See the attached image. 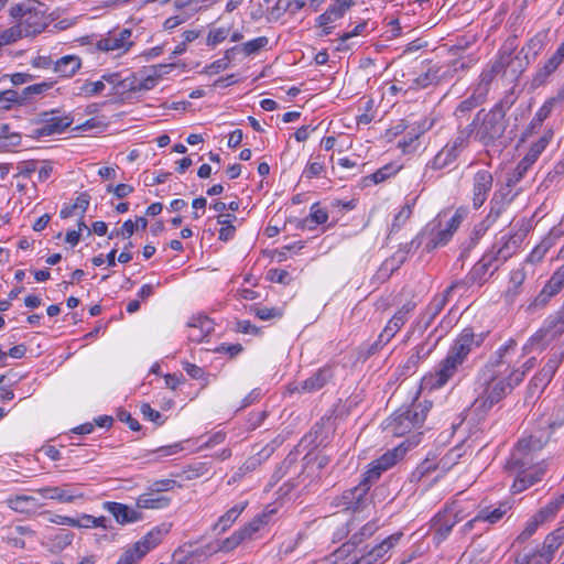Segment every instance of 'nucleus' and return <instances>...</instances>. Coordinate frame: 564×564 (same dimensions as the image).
Here are the masks:
<instances>
[{"label":"nucleus","mask_w":564,"mask_h":564,"mask_svg":"<svg viewBox=\"0 0 564 564\" xmlns=\"http://www.w3.org/2000/svg\"><path fill=\"white\" fill-rule=\"evenodd\" d=\"M486 333H475L473 328H465L455 338L446 356L437 364L433 371L422 379V386L429 390H437L446 386L459 372L469 354L480 347Z\"/></svg>","instance_id":"1"},{"label":"nucleus","mask_w":564,"mask_h":564,"mask_svg":"<svg viewBox=\"0 0 564 564\" xmlns=\"http://www.w3.org/2000/svg\"><path fill=\"white\" fill-rule=\"evenodd\" d=\"M543 446L544 442L532 435L521 438L517 443V446L505 464V469L516 475L512 485L513 492L525 490L540 481L544 476L546 466L543 460H538L539 453Z\"/></svg>","instance_id":"2"},{"label":"nucleus","mask_w":564,"mask_h":564,"mask_svg":"<svg viewBox=\"0 0 564 564\" xmlns=\"http://www.w3.org/2000/svg\"><path fill=\"white\" fill-rule=\"evenodd\" d=\"M523 379L524 371L521 369L498 370L492 365H484L478 373L481 390L473 403L474 409L486 413L509 395Z\"/></svg>","instance_id":"3"},{"label":"nucleus","mask_w":564,"mask_h":564,"mask_svg":"<svg viewBox=\"0 0 564 564\" xmlns=\"http://www.w3.org/2000/svg\"><path fill=\"white\" fill-rule=\"evenodd\" d=\"M516 101L513 91L506 94L489 110L481 109L470 122L475 140L485 147L494 145L501 139L508 127L507 111Z\"/></svg>","instance_id":"4"},{"label":"nucleus","mask_w":564,"mask_h":564,"mask_svg":"<svg viewBox=\"0 0 564 564\" xmlns=\"http://www.w3.org/2000/svg\"><path fill=\"white\" fill-rule=\"evenodd\" d=\"M272 513L273 510H265L257 514L238 530L234 531L228 538L197 547L187 555L185 563L197 564L202 560H205L217 552L229 553L243 542L253 540L260 529L268 523Z\"/></svg>","instance_id":"5"},{"label":"nucleus","mask_w":564,"mask_h":564,"mask_svg":"<svg viewBox=\"0 0 564 564\" xmlns=\"http://www.w3.org/2000/svg\"><path fill=\"white\" fill-rule=\"evenodd\" d=\"M432 404L429 401L413 403L406 408H400L389 419L387 429L394 436H404L420 430L426 419Z\"/></svg>","instance_id":"6"},{"label":"nucleus","mask_w":564,"mask_h":564,"mask_svg":"<svg viewBox=\"0 0 564 564\" xmlns=\"http://www.w3.org/2000/svg\"><path fill=\"white\" fill-rule=\"evenodd\" d=\"M468 289V283L465 280H456L448 285L443 293L436 294L427 304L425 310L419 315L416 319V328L419 330H426L434 322L435 317L443 311L449 302L452 295L456 291L465 292Z\"/></svg>","instance_id":"7"},{"label":"nucleus","mask_w":564,"mask_h":564,"mask_svg":"<svg viewBox=\"0 0 564 564\" xmlns=\"http://www.w3.org/2000/svg\"><path fill=\"white\" fill-rule=\"evenodd\" d=\"M422 433L413 434L411 438L405 440L398 447L388 451L381 457L372 462L371 467L366 471L368 479L378 480L382 471L394 466L405 454V452L420 443Z\"/></svg>","instance_id":"8"},{"label":"nucleus","mask_w":564,"mask_h":564,"mask_svg":"<svg viewBox=\"0 0 564 564\" xmlns=\"http://www.w3.org/2000/svg\"><path fill=\"white\" fill-rule=\"evenodd\" d=\"M10 15L18 21L25 36L40 34L46 28V18L41 10L15 4L10 9Z\"/></svg>","instance_id":"9"},{"label":"nucleus","mask_w":564,"mask_h":564,"mask_svg":"<svg viewBox=\"0 0 564 564\" xmlns=\"http://www.w3.org/2000/svg\"><path fill=\"white\" fill-rule=\"evenodd\" d=\"M553 132L546 130L543 134L531 144L527 154L519 161L512 174L507 180V186H514L527 173V171L535 163L541 153L545 150L552 139Z\"/></svg>","instance_id":"10"},{"label":"nucleus","mask_w":564,"mask_h":564,"mask_svg":"<svg viewBox=\"0 0 564 564\" xmlns=\"http://www.w3.org/2000/svg\"><path fill=\"white\" fill-rule=\"evenodd\" d=\"M457 69V62L453 65L430 64L425 70L413 79L410 88L423 89L430 85H437L443 80L453 78Z\"/></svg>","instance_id":"11"},{"label":"nucleus","mask_w":564,"mask_h":564,"mask_svg":"<svg viewBox=\"0 0 564 564\" xmlns=\"http://www.w3.org/2000/svg\"><path fill=\"white\" fill-rule=\"evenodd\" d=\"M133 44L132 31L130 29H119L109 31L105 36L99 39L96 43V47L101 52H115L120 56L129 52Z\"/></svg>","instance_id":"12"},{"label":"nucleus","mask_w":564,"mask_h":564,"mask_svg":"<svg viewBox=\"0 0 564 564\" xmlns=\"http://www.w3.org/2000/svg\"><path fill=\"white\" fill-rule=\"evenodd\" d=\"M372 479H368L365 474L362 480L355 487L347 489L340 497V505L346 510L360 511L368 505V491L370 489Z\"/></svg>","instance_id":"13"},{"label":"nucleus","mask_w":564,"mask_h":564,"mask_svg":"<svg viewBox=\"0 0 564 564\" xmlns=\"http://www.w3.org/2000/svg\"><path fill=\"white\" fill-rule=\"evenodd\" d=\"M523 234L519 232L502 236L501 239L487 252L492 256V260L501 267L507 260L516 254L523 241Z\"/></svg>","instance_id":"14"},{"label":"nucleus","mask_w":564,"mask_h":564,"mask_svg":"<svg viewBox=\"0 0 564 564\" xmlns=\"http://www.w3.org/2000/svg\"><path fill=\"white\" fill-rule=\"evenodd\" d=\"M415 303L406 302L403 304L390 318L383 330L380 333L376 345H387L395 334L402 328V326L409 319L410 314L414 311Z\"/></svg>","instance_id":"15"},{"label":"nucleus","mask_w":564,"mask_h":564,"mask_svg":"<svg viewBox=\"0 0 564 564\" xmlns=\"http://www.w3.org/2000/svg\"><path fill=\"white\" fill-rule=\"evenodd\" d=\"M494 175L489 170H479L471 180V203L475 209L480 208L492 189Z\"/></svg>","instance_id":"16"},{"label":"nucleus","mask_w":564,"mask_h":564,"mask_svg":"<svg viewBox=\"0 0 564 564\" xmlns=\"http://www.w3.org/2000/svg\"><path fill=\"white\" fill-rule=\"evenodd\" d=\"M511 187L507 186V184L494 193L492 198L490 199V209L485 219L491 226L496 225L497 221L505 217L510 204L513 200V195L511 194Z\"/></svg>","instance_id":"17"},{"label":"nucleus","mask_w":564,"mask_h":564,"mask_svg":"<svg viewBox=\"0 0 564 564\" xmlns=\"http://www.w3.org/2000/svg\"><path fill=\"white\" fill-rule=\"evenodd\" d=\"M43 499L55 500L59 503H72L84 498V494L73 485L47 486L35 490Z\"/></svg>","instance_id":"18"},{"label":"nucleus","mask_w":564,"mask_h":564,"mask_svg":"<svg viewBox=\"0 0 564 564\" xmlns=\"http://www.w3.org/2000/svg\"><path fill=\"white\" fill-rule=\"evenodd\" d=\"M402 533H394L380 543L372 546L369 551L364 553L357 561L356 564H379L387 560L389 551L397 545L400 541Z\"/></svg>","instance_id":"19"},{"label":"nucleus","mask_w":564,"mask_h":564,"mask_svg":"<svg viewBox=\"0 0 564 564\" xmlns=\"http://www.w3.org/2000/svg\"><path fill=\"white\" fill-rule=\"evenodd\" d=\"M302 471L303 470L300 468L296 459L294 457L288 456L275 469L272 475V479L274 481H279L285 476H297V479L301 477ZM297 486L299 481H296L295 478L290 477L289 480L280 488V490L283 491V495H289Z\"/></svg>","instance_id":"20"},{"label":"nucleus","mask_w":564,"mask_h":564,"mask_svg":"<svg viewBox=\"0 0 564 564\" xmlns=\"http://www.w3.org/2000/svg\"><path fill=\"white\" fill-rule=\"evenodd\" d=\"M543 47V41L540 36H532L521 47L519 53L516 55L518 66L513 67V74L516 76L521 75L527 67L536 58Z\"/></svg>","instance_id":"21"},{"label":"nucleus","mask_w":564,"mask_h":564,"mask_svg":"<svg viewBox=\"0 0 564 564\" xmlns=\"http://www.w3.org/2000/svg\"><path fill=\"white\" fill-rule=\"evenodd\" d=\"M517 47V36L513 35L507 37V40L505 41V43L502 44L501 48L498 52L497 58L489 63V65L499 74L506 72L508 67H510L511 72L513 73V67L518 66L516 56H513Z\"/></svg>","instance_id":"22"},{"label":"nucleus","mask_w":564,"mask_h":564,"mask_svg":"<svg viewBox=\"0 0 564 564\" xmlns=\"http://www.w3.org/2000/svg\"><path fill=\"white\" fill-rule=\"evenodd\" d=\"M564 286V267H560L543 286L542 291L535 296L530 306L542 307L556 295Z\"/></svg>","instance_id":"23"},{"label":"nucleus","mask_w":564,"mask_h":564,"mask_svg":"<svg viewBox=\"0 0 564 564\" xmlns=\"http://www.w3.org/2000/svg\"><path fill=\"white\" fill-rule=\"evenodd\" d=\"M56 111L44 112L41 126L36 129V134L40 137H48L61 133L69 128L73 119L69 116L54 117Z\"/></svg>","instance_id":"24"},{"label":"nucleus","mask_w":564,"mask_h":564,"mask_svg":"<svg viewBox=\"0 0 564 564\" xmlns=\"http://www.w3.org/2000/svg\"><path fill=\"white\" fill-rule=\"evenodd\" d=\"M102 508L111 513L116 522L121 525L138 522L142 519V513L138 509L120 502L105 501Z\"/></svg>","instance_id":"25"},{"label":"nucleus","mask_w":564,"mask_h":564,"mask_svg":"<svg viewBox=\"0 0 564 564\" xmlns=\"http://www.w3.org/2000/svg\"><path fill=\"white\" fill-rule=\"evenodd\" d=\"M170 532V524L162 523L152 528L145 535L133 543L145 556L155 549Z\"/></svg>","instance_id":"26"},{"label":"nucleus","mask_w":564,"mask_h":564,"mask_svg":"<svg viewBox=\"0 0 564 564\" xmlns=\"http://www.w3.org/2000/svg\"><path fill=\"white\" fill-rule=\"evenodd\" d=\"M563 62L564 57L558 55V52L555 51L550 58H547L541 66L538 67L532 77L531 86L533 88L543 86Z\"/></svg>","instance_id":"27"},{"label":"nucleus","mask_w":564,"mask_h":564,"mask_svg":"<svg viewBox=\"0 0 564 564\" xmlns=\"http://www.w3.org/2000/svg\"><path fill=\"white\" fill-rule=\"evenodd\" d=\"M500 267L492 260V256L486 252L481 259L471 268L468 279L473 283L482 284L488 276H491Z\"/></svg>","instance_id":"28"},{"label":"nucleus","mask_w":564,"mask_h":564,"mask_svg":"<svg viewBox=\"0 0 564 564\" xmlns=\"http://www.w3.org/2000/svg\"><path fill=\"white\" fill-rule=\"evenodd\" d=\"M560 358L557 356L551 357L543 368L532 378L530 381V389L532 392L543 391L544 388L551 382L553 379L558 366Z\"/></svg>","instance_id":"29"},{"label":"nucleus","mask_w":564,"mask_h":564,"mask_svg":"<svg viewBox=\"0 0 564 564\" xmlns=\"http://www.w3.org/2000/svg\"><path fill=\"white\" fill-rule=\"evenodd\" d=\"M188 339L195 343H200L213 330V322L208 316L198 314L192 316L187 323Z\"/></svg>","instance_id":"30"},{"label":"nucleus","mask_w":564,"mask_h":564,"mask_svg":"<svg viewBox=\"0 0 564 564\" xmlns=\"http://www.w3.org/2000/svg\"><path fill=\"white\" fill-rule=\"evenodd\" d=\"M248 506V501H239L230 509H228L223 516L218 518V520L213 524V532L220 534L229 530L237 519L241 516V513L246 510Z\"/></svg>","instance_id":"31"},{"label":"nucleus","mask_w":564,"mask_h":564,"mask_svg":"<svg viewBox=\"0 0 564 564\" xmlns=\"http://www.w3.org/2000/svg\"><path fill=\"white\" fill-rule=\"evenodd\" d=\"M432 530L434 532L433 540L436 544L447 539L452 529L457 523V518H447L446 512L440 511L432 519Z\"/></svg>","instance_id":"32"},{"label":"nucleus","mask_w":564,"mask_h":564,"mask_svg":"<svg viewBox=\"0 0 564 564\" xmlns=\"http://www.w3.org/2000/svg\"><path fill=\"white\" fill-rule=\"evenodd\" d=\"M137 508L138 509H165L171 503V498L167 496L156 494L152 491L151 489H148V491L141 494L137 498Z\"/></svg>","instance_id":"33"},{"label":"nucleus","mask_w":564,"mask_h":564,"mask_svg":"<svg viewBox=\"0 0 564 564\" xmlns=\"http://www.w3.org/2000/svg\"><path fill=\"white\" fill-rule=\"evenodd\" d=\"M7 505L10 509L20 513L35 512L42 503L39 502L34 496L15 495L7 499Z\"/></svg>","instance_id":"34"},{"label":"nucleus","mask_w":564,"mask_h":564,"mask_svg":"<svg viewBox=\"0 0 564 564\" xmlns=\"http://www.w3.org/2000/svg\"><path fill=\"white\" fill-rule=\"evenodd\" d=\"M431 226V237L425 246L427 251H431L437 247L445 246L452 238L453 234L447 232L443 227V219L438 216Z\"/></svg>","instance_id":"35"},{"label":"nucleus","mask_w":564,"mask_h":564,"mask_svg":"<svg viewBox=\"0 0 564 564\" xmlns=\"http://www.w3.org/2000/svg\"><path fill=\"white\" fill-rule=\"evenodd\" d=\"M333 378L330 367L318 369L310 378L301 383V390L306 392H315L322 389Z\"/></svg>","instance_id":"36"},{"label":"nucleus","mask_w":564,"mask_h":564,"mask_svg":"<svg viewBox=\"0 0 564 564\" xmlns=\"http://www.w3.org/2000/svg\"><path fill=\"white\" fill-rule=\"evenodd\" d=\"M498 74L499 73L488 64L480 73L478 80L473 88V93L486 101L490 86Z\"/></svg>","instance_id":"37"},{"label":"nucleus","mask_w":564,"mask_h":564,"mask_svg":"<svg viewBox=\"0 0 564 564\" xmlns=\"http://www.w3.org/2000/svg\"><path fill=\"white\" fill-rule=\"evenodd\" d=\"M516 345V340L510 338L494 352L485 365H492L498 370L513 369L508 365L506 358L514 350Z\"/></svg>","instance_id":"38"},{"label":"nucleus","mask_w":564,"mask_h":564,"mask_svg":"<svg viewBox=\"0 0 564 564\" xmlns=\"http://www.w3.org/2000/svg\"><path fill=\"white\" fill-rule=\"evenodd\" d=\"M471 139L475 140V134L470 123H468L464 128H458L456 135L445 145L459 156L463 150L469 145Z\"/></svg>","instance_id":"39"},{"label":"nucleus","mask_w":564,"mask_h":564,"mask_svg":"<svg viewBox=\"0 0 564 564\" xmlns=\"http://www.w3.org/2000/svg\"><path fill=\"white\" fill-rule=\"evenodd\" d=\"M458 155L444 145L436 155L426 163L425 171H441L456 161Z\"/></svg>","instance_id":"40"},{"label":"nucleus","mask_w":564,"mask_h":564,"mask_svg":"<svg viewBox=\"0 0 564 564\" xmlns=\"http://www.w3.org/2000/svg\"><path fill=\"white\" fill-rule=\"evenodd\" d=\"M82 66V61L76 55H66L55 61L54 72L61 77L73 76Z\"/></svg>","instance_id":"41"},{"label":"nucleus","mask_w":564,"mask_h":564,"mask_svg":"<svg viewBox=\"0 0 564 564\" xmlns=\"http://www.w3.org/2000/svg\"><path fill=\"white\" fill-rule=\"evenodd\" d=\"M105 88L106 85L104 84V80L89 82L77 79L74 83L73 94L75 96H83L89 98L99 95L101 91L105 90Z\"/></svg>","instance_id":"42"},{"label":"nucleus","mask_w":564,"mask_h":564,"mask_svg":"<svg viewBox=\"0 0 564 564\" xmlns=\"http://www.w3.org/2000/svg\"><path fill=\"white\" fill-rule=\"evenodd\" d=\"M543 332L550 338H555L564 333V308L547 317Z\"/></svg>","instance_id":"43"},{"label":"nucleus","mask_w":564,"mask_h":564,"mask_svg":"<svg viewBox=\"0 0 564 564\" xmlns=\"http://www.w3.org/2000/svg\"><path fill=\"white\" fill-rule=\"evenodd\" d=\"M485 100L476 96L474 93L466 99L462 100L454 110L457 120L465 119L473 110L482 105Z\"/></svg>","instance_id":"44"},{"label":"nucleus","mask_w":564,"mask_h":564,"mask_svg":"<svg viewBox=\"0 0 564 564\" xmlns=\"http://www.w3.org/2000/svg\"><path fill=\"white\" fill-rule=\"evenodd\" d=\"M55 84H56L55 80L47 79V80H44L41 83H36V84L26 86L20 94L21 105H23L32 96L44 95L50 89H52Z\"/></svg>","instance_id":"45"},{"label":"nucleus","mask_w":564,"mask_h":564,"mask_svg":"<svg viewBox=\"0 0 564 564\" xmlns=\"http://www.w3.org/2000/svg\"><path fill=\"white\" fill-rule=\"evenodd\" d=\"M564 503V495H560L542 508L534 517L543 524L553 519Z\"/></svg>","instance_id":"46"},{"label":"nucleus","mask_w":564,"mask_h":564,"mask_svg":"<svg viewBox=\"0 0 564 564\" xmlns=\"http://www.w3.org/2000/svg\"><path fill=\"white\" fill-rule=\"evenodd\" d=\"M525 278L527 274L523 268L511 271L509 286L506 291V296L508 299L513 300L519 294L520 288L523 284Z\"/></svg>","instance_id":"47"},{"label":"nucleus","mask_w":564,"mask_h":564,"mask_svg":"<svg viewBox=\"0 0 564 564\" xmlns=\"http://www.w3.org/2000/svg\"><path fill=\"white\" fill-rule=\"evenodd\" d=\"M327 220L328 213L325 209L319 208L318 204H313L310 215L303 220V227L312 229L313 225H322Z\"/></svg>","instance_id":"48"},{"label":"nucleus","mask_w":564,"mask_h":564,"mask_svg":"<svg viewBox=\"0 0 564 564\" xmlns=\"http://www.w3.org/2000/svg\"><path fill=\"white\" fill-rule=\"evenodd\" d=\"M164 67H167L166 65H158V66H153L152 67V73L151 74H148V75H142V73H138L139 74V86H140V90H150L152 89L155 85H156V82L158 79L161 77V69L164 68Z\"/></svg>","instance_id":"49"},{"label":"nucleus","mask_w":564,"mask_h":564,"mask_svg":"<svg viewBox=\"0 0 564 564\" xmlns=\"http://www.w3.org/2000/svg\"><path fill=\"white\" fill-rule=\"evenodd\" d=\"M552 248V241L550 239H542L541 242L529 253L525 262L535 264L543 260L546 252Z\"/></svg>","instance_id":"50"},{"label":"nucleus","mask_w":564,"mask_h":564,"mask_svg":"<svg viewBox=\"0 0 564 564\" xmlns=\"http://www.w3.org/2000/svg\"><path fill=\"white\" fill-rule=\"evenodd\" d=\"M23 26H20V24L17 22L11 28L6 29L0 33V45H9L11 43L17 42L18 40L25 36L23 30Z\"/></svg>","instance_id":"51"},{"label":"nucleus","mask_w":564,"mask_h":564,"mask_svg":"<svg viewBox=\"0 0 564 564\" xmlns=\"http://www.w3.org/2000/svg\"><path fill=\"white\" fill-rule=\"evenodd\" d=\"M14 105H21L20 94L14 89L0 91V110H9Z\"/></svg>","instance_id":"52"},{"label":"nucleus","mask_w":564,"mask_h":564,"mask_svg":"<svg viewBox=\"0 0 564 564\" xmlns=\"http://www.w3.org/2000/svg\"><path fill=\"white\" fill-rule=\"evenodd\" d=\"M508 508L509 507L507 503H500L499 507L495 508L491 511L489 509H484L479 512L478 519H481V521H488L490 523H496L505 516Z\"/></svg>","instance_id":"53"},{"label":"nucleus","mask_w":564,"mask_h":564,"mask_svg":"<svg viewBox=\"0 0 564 564\" xmlns=\"http://www.w3.org/2000/svg\"><path fill=\"white\" fill-rule=\"evenodd\" d=\"M238 47L237 46H234L231 48H228L226 52H225V55L224 57L213 62L212 64H209L207 67H206V72L210 75H216L225 69L228 68L229 64H230V57H229V53H234L235 51H237Z\"/></svg>","instance_id":"54"},{"label":"nucleus","mask_w":564,"mask_h":564,"mask_svg":"<svg viewBox=\"0 0 564 564\" xmlns=\"http://www.w3.org/2000/svg\"><path fill=\"white\" fill-rule=\"evenodd\" d=\"M143 557V553L132 544L123 551L116 564H138Z\"/></svg>","instance_id":"55"},{"label":"nucleus","mask_w":564,"mask_h":564,"mask_svg":"<svg viewBox=\"0 0 564 564\" xmlns=\"http://www.w3.org/2000/svg\"><path fill=\"white\" fill-rule=\"evenodd\" d=\"M408 257L401 251L397 250L390 258L384 260L381 265V271L392 273L398 270L405 261Z\"/></svg>","instance_id":"56"},{"label":"nucleus","mask_w":564,"mask_h":564,"mask_svg":"<svg viewBox=\"0 0 564 564\" xmlns=\"http://www.w3.org/2000/svg\"><path fill=\"white\" fill-rule=\"evenodd\" d=\"M398 167H395L392 164H387L382 166L381 169L377 170L375 173L370 174L369 176L365 177V182L371 181L375 184L381 183L389 178L390 176L394 175L398 172Z\"/></svg>","instance_id":"57"},{"label":"nucleus","mask_w":564,"mask_h":564,"mask_svg":"<svg viewBox=\"0 0 564 564\" xmlns=\"http://www.w3.org/2000/svg\"><path fill=\"white\" fill-rule=\"evenodd\" d=\"M437 466L433 459L426 458L423 460L412 473L411 480L412 481H421L423 477L436 470Z\"/></svg>","instance_id":"58"},{"label":"nucleus","mask_w":564,"mask_h":564,"mask_svg":"<svg viewBox=\"0 0 564 564\" xmlns=\"http://www.w3.org/2000/svg\"><path fill=\"white\" fill-rule=\"evenodd\" d=\"M251 311L256 314V316L262 321H270L274 318H280L283 315V311L278 307H264V306H253Z\"/></svg>","instance_id":"59"},{"label":"nucleus","mask_w":564,"mask_h":564,"mask_svg":"<svg viewBox=\"0 0 564 564\" xmlns=\"http://www.w3.org/2000/svg\"><path fill=\"white\" fill-rule=\"evenodd\" d=\"M427 129H430V126L427 128H423L422 130L415 133L409 132L406 135L403 137L402 140L399 141V148H401L404 153L413 152L416 149V141L420 134Z\"/></svg>","instance_id":"60"},{"label":"nucleus","mask_w":564,"mask_h":564,"mask_svg":"<svg viewBox=\"0 0 564 564\" xmlns=\"http://www.w3.org/2000/svg\"><path fill=\"white\" fill-rule=\"evenodd\" d=\"M269 43L267 36H259L257 39L250 40L246 42L241 50L248 56L258 53L260 50L265 47Z\"/></svg>","instance_id":"61"},{"label":"nucleus","mask_w":564,"mask_h":564,"mask_svg":"<svg viewBox=\"0 0 564 564\" xmlns=\"http://www.w3.org/2000/svg\"><path fill=\"white\" fill-rule=\"evenodd\" d=\"M378 530V524L376 522L366 523L358 532L354 533L350 542L355 545L361 543L364 539L370 538Z\"/></svg>","instance_id":"62"},{"label":"nucleus","mask_w":564,"mask_h":564,"mask_svg":"<svg viewBox=\"0 0 564 564\" xmlns=\"http://www.w3.org/2000/svg\"><path fill=\"white\" fill-rule=\"evenodd\" d=\"M229 28L212 29L207 35V45L216 46L220 44L227 39V36L229 35Z\"/></svg>","instance_id":"63"},{"label":"nucleus","mask_w":564,"mask_h":564,"mask_svg":"<svg viewBox=\"0 0 564 564\" xmlns=\"http://www.w3.org/2000/svg\"><path fill=\"white\" fill-rule=\"evenodd\" d=\"M21 143V134H3L0 135V151L1 152H10L14 148L19 147Z\"/></svg>","instance_id":"64"}]
</instances>
